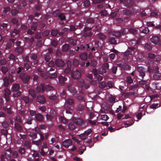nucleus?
Wrapping results in <instances>:
<instances>
[{"mask_svg": "<svg viewBox=\"0 0 161 161\" xmlns=\"http://www.w3.org/2000/svg\"><path fill=\"white\" fill-rule=\"evenodd\" d=\"M58 33V31L57 29H52L51 31V34L53 36H56Z\"/></svg>", "mask_w": 161, "mask_h": 161, "instance_id": "obj_43", "label": "nucleus"}, {"mask_svg": "<svg viewBox=\"0 0 161 161\" xmlns=\"http://www.w3.org/2000/svg\"><path fill=\"white\" fill-rule=\"evenodd\" d=\"M1 125L3 128L6 129L8 127L9 124L8 122L4 121L2 123Z\"/></svg>", "mask_w": 161, "mask_h": 161, "instance_id": "obj_44", "label": "nucleus"}, {"mask_svg": "<svg viewBox=\"0 0 161 161\" xmlns=\"http://www.w3.org/2000/svg\"><path fill=\"white\" fill-rule=\"evenodd\" d=\"M20 124L18 123H15L14 124L15 128L19 132H21L23 130V127Z\"/></svg>", "mask_w": 161, "mask_h": 161, "instance_id": "obj_17", "label": "nucleus"}, {"mask_svg": "<svg viewBox=\"0 0 161 161\" xmlns=\"http://www.w3.org/2000/svg\"><path fill=\"white\" fill-rule=\"evenodd\" d=\"M109 42L111 44L116 45L117 44L115 38L110 37L109 38Z\"/></svg>", "mask_w": 161, "mask_h": 161, "instance_id": "obj_29", "label": "nucleus"}, {"mask_svg": "<svg viewBox=\"0 0 161 161\" xmlns=\"http://www.w3.org/2000/svg\"><path fill=\"white\" fill-rule=\"evenodd\" d=\"M80 56L81 59L83 60H86L87 58V54L86 53H81Z\"/></svg>", "mask_w": 161, "mask_h": 161, "instance_id": "obj_25", "label": "nucleus"}, {"mask_svg": "<svg viewBox=\"0 0 161 161\" xmlns=\"http://www.w3.org/2000/svg\"><path fill=\"white\" fill-rule=\"evenodd\" d=\"M92 132V130L91 129H88L87 130L85 131L83 133L79 135V136L80 137L81 139L83 140H85L87 139V136L90 135Z\"/></svg>", "mask_w": 161, "mask_h": 161, "instance_id": "obj_5", "label": "nucleus"}, {"mask_svg": "<svg viewBox=\"0 0 161 161\" xmlns=\"http://www.w3.org/2000/svg\"><path fill=\"white\" fill-rule=\"evenodd\" d=\"M35 117L36 120L38 122H42L43 120V116L39 113L36 114Z\"/></svg>", "mask_w": 161, "mask_h": 161, "instance_id": "obj_19", "label": "nucleus"}, {"mask_svg": "<svg viewBox=\"0 0 161 161\" xmlns=\"http://www.w3.org/2000/svg\"><path fill=\"white\" fill-rule=\"evenodd\" d=\"M85 84V81L83 80H80L78 81V86L81 87H83Z\"/></svg>", "mask_w": 161, "mask_h": 161, "instance_id": "obj_53", "label": "nucleus"}, {"mask_svg": "<svg viewBox=\"0 0 161 161\" xmlns=\"http://www.w3.org/2000/svg\"><path fill=\"white\" fill-rule=\"evenodd\" d=\"M71 74L72 78L75 80L79 79L81 76L80 71L78 69L72 70L71 71Z\"/></svg>", "mask_w": 161, "mask_h": 161, "instance_id": "obj_4", "label": "nucleus"}, {"mask_svg": "<svg viewBox=\"0 0 161 161\" xmlns=\"http://www.w3.org/2000/svg\"><path fill=\"white\" fill-rule=\"evenodd\" d=\"M36 100L37 102L40 103H44L46 102L45 98L43 96L40 95L37 96Z\"/></svg>", "mask_w": 161, "mask_h": 161, "instance_id": "obj_15", "label": "nucleus"}, {"mask_svg": "<svg viewBox=\"0 0 161 161\" xmlns=\"http://www.w3.org/2000/svg\"><path fill=\"white\" fill-rule=\"evenodd\" d=\"M37 58V56L36 54H32L30 56V58L32 61L38 60Z\"/></svg>", "mask_w": 161, "mask_h": 161, "instance_id": "obj_55", "label": "nucleus"}, {"mask_svg": "<svg viewBox=\"0 0 161 161\" xmlns=\"http://www.w3.org/2000/svg\"><path fill=\"white\" fill-rule=\"evenodd\" d=\"M70 47L69 45L68 44H65L62 46V50L63 52L67 51Z\"/></svg>", "mask_w": 161, "mask_h": 161, "instance_id": "obj_30", "label": "nucleus"}, {"mask_svg": "<svg viewBox=\"0 0 161 161\" xmlns=\"http://www.w3.org/2000/svg\"><path fill=\"white\" fill-rule=\"evenodd\" d=\"M88 27H85L83 29V31L82 33L83 36L84 37H90L91 36L93 35L92 32L90 31L92 30V28Z\"/></svg>", "mask_w": 161, "mask_h": 161, "instance_id": "obj_2", "label": "nucleus"}, {"mask_svg": "<svg viewBox=\"0 0 161 161\" xmlns=\"http://www.w3.org/2000/svg\"><path fill=\"white\" fill-rule=\"evenodd\" d=\"M83 5L85 7H88L90 5V2L89 0H85L83 3Z\"/></svg>", "mask_w": 161, "mask_h": 161, "instance_id": "obj_62", "label": "nucleus"}, {"mask_svg": "<svg viewBox=\"0 0 161 161\" xmlns=\"http://www.w3.org/2000/svg\"><path fill=\"white\" fill-rule=\"evenodd\" d=\"M67 80V78L63 76L62 75H60L58 76V82L61 85L64 86L65 85V82Z\"/></svg>", "mask_w": 161, "mask_h": 161, "instance_id": "obj_10", "label": "nucleus"}, {"mask_svg": "<svg viewBox=\"0 0 161 161\" xmlns=\"http://www.w3.org/2000/svg\"><path fill=\"white\" fill-rule=\"evenodd\" d=\"M58 17L61 20H64L65 19V16L64 14L63 13L60 14L58 15Z\"/></svg>", "mask_w": 161, "mask_h": 161, "instance_id": "obj_58", "label": "nucleus"}, {"mask_svg": "<svg viewBox=\"0 0 161 161\" xmlns=\"http://www.w3.org/2000/svg\"><path fill=\"white\" fill-rule=\"evenodd\" d=\"M72 121L77 125L80 126L85 125V122L80 118L74 117L72 119Z\"/></svg>", "mask_w": 161, "mask_h": 161, "instance_id": "obj_6", "label": "nucleus"}, {"mask_svg": "<svg viewBox=\"0 0 161 161\" xmlns=\"http://www.w3.org/2000/svg\"><path fill=\"white\" fill-rule=\"evenodd\" d=\"M70 28L69 29V30L70 31H74L75 30H76L77 29H78L76 27V26L74 25H70L69 26Z\"/></svg>", "mask_w": 161, "mask_h": 161, "instance_id": "obj_57", "label": "nucleus"}, {"mask_svg": "<svg viewBox=\"0 0 161 161\" xmlns=\"http://www.w3.org/2000/svg\"><path fill=\"white\" fill-rule=\"evenodd\" d=\"M97 64V61L94 59H92L91 60V66L93 67H95Z\"/></svg>", "mask_w": 161, "mask_h": 161, "instance_id": "obj_47", "label": "nucleus"}, {"mask_svg": "<svg viewBox=\"0 0 161 161\" xmlns=\"http://www.w3.org/2000/svg\"><path fill=\"white\" fill-rule=\"evenodd\" d=\"M160 106V104L158 103H154L150 105V107L151 108L155 109Z\"/></svg>", "mask_w": 161, "mask_h": 161, "instance_id": "obj_37", "label": "nucleus"}, {"mask_svg": "<svg viewBox=\"0 0 161 161\" xmlns=\"http://www.w3.org/2000/svg\"><path fill=\"white\" fill-rule=\"evenodd\" d=\"M20 31L19 29H14L11 33L10 35L11 37H14L17 34L19 33Z\"/></svg>", "mask_w": 161, "mask_h": 161, "instance_id": "obj_21", "label": "nucleus"}, {"mask_svg": "<svg viewBox=\"0 0 161 161\" xmlns=\"http://www.w3.org/2000/svg\"><path fill=\"white\" fill-rule=\"evenodd\" d=\"M4 85L6 86H8L9 85V79L8 77H5L3 79Z\"/></svg>", "mask_w": 161, "mask_h": 161, "instance_id": "obj_32", "label": "nucleus"}, {"mask_svg": "<svg viewBox=\"0 0 161 161\" xmlns=\"http://www.w3.org/2000/svg\"><path fill=\"white\" fill-rule=\"evenodd\" d=\"M25 41L26 42H28L30 43L32 42H34V38L33 37H32L31 38H30L29 37H25L24 38Z\"/></svg>", "mask_w": 161, "mask_h": 161, "instance_id": "obj_49", "label": "nucleus"}, {"mask_svg": "<svg viewBox=\"0 0 161 161\" xmlns=\"http://www.w3.org/2000/svg\"><path fill=\"white\" fill-rule=\"evenodd\" d=\"M21 80L24 83L27 84L29 81L31 76L29 75L24 73H21L19 75Z\"/></svg>", "mask_w": 161, "mask_h": 161, "instance_id": "obj_3", "label": "nucleus"}, {"mask_svg": "<svg viewBox=\"0 0 161 161\" xmlns=\"http://www.w3.org/2000/svg\"><path fill=\"white\" fill-rule=\"evenodd\" d=\"M38 24L37 22H33L31 26V29L34 31H35L37 29Z\"/></svg>", "mask_w": 161, "mask_h": 161, "instance_id": "obj_27", "label": "nucleus"}, {"mask_svg": "<svg viewBox=\"0 0 161 161\" xmlns=\"http://www.w3.org/2000/svg\"><path fill=\"white\" fill-rule=\"evenodd\" d=\"M21 99L24 101L25 104L28 103L30 102L29 98L28 96H23L22 97Z\"/></svg>", "mask_w": 161, "mask_h": 161, "instance_id": "obj_34", "label": "nucleus"}, {"mask_svg": "<svg viewBox=\"0 0 161 161\" xmlns=\"http://www.w3.org/2000/svg\"><path fill=\"white\" fill-rule=\"evenodd\" d=\"M99 86L101 88H104L106 86V83L103 81L101 82L99 84Z\"/></svg>", "mask_w": 161, "mask_h": 161, "instance_id": "obj_64", "label": "nucleus"}, {"mask_svg": "<svg viewBox=\"0 0 161 161\" xmlns=\"http://www.w3.org/2000/svg\"><path fill=\"white\" fill-rule=\"evenodd\" d=\"M7 63L6 59L5 58H2L0 60V65H5Z\"/></svg>", "mask_w": 161, "mask_h": 161, "instance_id": "obj_59", "label": "nucleus"}, {"mask_svg": "<svg viewBox=\"0 0 161 161\" xmlns=\"http://www.w3.org/2000/svg\"><path fill=\"white\" fill-rule=\"evenodd\" d=\"M134 121L132 119H130L129 121H127L126 122L124 123L125 127H128L132 125L134 123Z\"/></svg>", "mask_w": 161, "mask_h": 161, "instance_id": "obj_23", "label": "nucleus"}, {"mask_svg": "<svg viewBox=\"0 0 161 161\" xmlns=\"http://www.w3.org/2000/svg\"><path fill=\"white\" fill-rule=\"evenodd\" d=\"M19 22L18 19L16 18H13L11 20V22L13 24L16 25Z\"/></svg>", "mask_w": 161, "mask_h": 161, "instance_id": "obj_52", "label": "nucleus"}, {"mask_svg": "<svg viewBox=\"0 0 161 161\" xmlns=\"http://www.w3.org/2000/svg\"><path fill=\"white\" fill-rule=\"evenodd\" d=\"M24 146L27 148H30L31 146V142L29 141H25Z\"/></svg>", "mask_w": 161, "mask_h": 161, "instance_id": "obj_39", "label": "nucleus"}, {"mask_svg": "<svg viewBox=\"0 0 161 161\" xmlns=\"http://www.w3.org/2000/svg\"><path fill=\"white\" fill-rule=\"evenodd\" d=\"M8 68L6 66H3L0 69L1 71L3 74H5L8 71Z\"/></svg>", "mask_w": 161, "mask_h": 161, "instance_id": "obj_22", "label": "nucleus"}, {"mask_svg": "<svg viewBox=\"0 0 161 161\" xmlns=\"http://www.w3.org/2000/svg\"><path fill=\"white\" fill-rule=\"evenodd\" d=\"M8 24L3 23L0 26V28L2 32L3 31V33L6 34L8 32L9 29L8 28Z\"/></svg>", "mask_w": 161, "mask_h": 161, "instance_id": "obj_9", "label": "nucleus"}, {"mask_svg": "<svg viewBox=\"0 0 161 161\" xmlns=\"http://www.w3.org/2000/svg\"><path fill=\"white\" fill-rule=\"evenodd\" d=\"M29 94L33 98L36 96V93L35 90L33 89H31L29 90Z\"/></svg>", "mask_w": 161, "mask_h": 161, "instance_id": "obj_33", "label": "nucleus"}, {"mask_svg": "<svg viewBox=\"0 0 161 161\" xmlns=\"http://www.w3.org/2000/svg\"><path fill=\"white\" fill-rule=\"evenodd\" d=\"M23 69H26V70H28L31 69V66L30 65L27 63H25L23 67Z\"/></svg>", "mask_w": 161, "mask_h": 161, "instance_id": "obj_46", "label": "nucleus"}, {"mask_svg": "<svg viewBox=\"0 0 161 161\" xmlns=\"http://www.w3.org/2000/svg\"><path fill=\"white\" fill-rule=\"evenodd\" d=\"M68 128L71 130H73L75 128V126L72 122H70L68 125Z\"/></svg>", "mask_w": 161, "mask_h": 161, "instance_id": "obj_42", "label": "nucleus"}, {"mask_svg": "<svg viewBox=\"0 0 161 161\" xmlns=\"http://www.w3.org/2000/svg\"><path fill=\"white\" fill-rule=\"evenodd\" d=\"M161 76V75L160 73L154 74L153 76L154 79L157 80L160 79Z\"/></svg>", "mask_w": 161, "mask_h": 161, "instance_id": "obj_35", "label": "nucleus"}, {"mask_svg": "<svg viewBox=\"0 0 161 161\" xmlns=\"http://www.w3.org/2000/svg\"><path fill=\"white\" fill-rule=\"evenodd\" d=\"M97 36L98 38L102 40L105 39L106 37V36L102 33L98 34Z\"/></svg>", "mask_w": 161, "mask_h": 161, "instance_id": "obj_50", "label": "nucleus"}, {"mask_svg": "<svg viewBox=\"0 0 161 161\" xmlns=\"http://www.w3.org/2000/svg\"><path fill=\"white\" fill-rule=\"evenodd\" d=\"M77 41L78 40L77 39H71L69 40V42L71 45L75 46L76 45Z\"/></svg>", "mask_w": 161, "mask_h": 161, "instance_id": "obj_48", "label": "nucleus"}, {"mask_svg": "<svg viewBox=\"0 0 161 161\" xmlns=\"http://www.w3.org/2000/svg\"><path fill=\"white\" fill-rule=\"evenodd\" d=\"M120 12L121 14L127 16L130 15L132 14V11L130 9H125L121 10Z\"/></svg>", "mask_w": 161, "mask_h": 161, "instance_id": "obj_14", "label": "nucleus"}, {"mask_svg": "<svg viewBox=\"0 0 161 161\" xmlns=\"http://www.w3.org/2000/svg\"><path fill=\"white\" fill-rule=\"evenodd\" d=\"M24 50V48L22 47H17L15 49V52L17 53L18 54L21 53Z\"/></svg>", "mask_w": 161, "mask_h": 161, "instance_id": "obj_28", "label": "nucleus"}, {"mask_svg": "<svg viewBox=\"0 0 161 161\" xmlns=\"http://www.w3.org/2000/svg\"><path fill=\"white\" fill-rule=\"evenodd\" d=\"M98 72L100 74H103L105 73L106 71V69L104 67H102L99 68L98 69Z\"/></svg>", "mask_w": 161, "mask_h": 161, "instance_id": "obj_45", "label": "nucleus"}, {"mask_svg": "<svg viewBox=\"0 0 161 161\" xmlns=\"http://www.w3.org/2000/svg\"><path fill=\"white\" fill-rule=\"evenodd\" d=\"M68 90L73 95H75L77 93V91L74 86L71 84H68L67 86Z\"/></svg>", "mask_w": 161, "mask_h": 161, "instance_id": "obj_8", "label": "nucleus"}, {"mask_svg": "<svg viewBox=\"0 0 161 161\" xmlns=\"http://www.w3.org/2000/svg\"><path fill=\"white\" fill-rule=\"evenodd\" d=\"M66 102L70 105H72L74 103V100L71 98H67L66 100Z\"/></svg>", "mask_w": 161, "mask_h": 161, "instance_id": "obj_54", "label": "nucleus"}, {"mask_svg": "<svg viewBox=\"0 0 161 161\" xmlns=\"http://www.w3.org/2000/svg\"><path fill=\"white\" fill-rule=\"evenodd\" d=\"M55 64L58 67H62L65 65V63L62 59L58 58L55 60Z\"/></svg>", "mask_w": 161, "mask_h": 161, "instance_id": "obj_11", "label": "nucleus"}, {"mask_svg": "<svg viewBox=\"0 0 161 161\" xmlns=\"http://www.w3.org/2000/svg\"><path fill=\"white\" fill-rule=\"evenodd\" d=\"M72 139L77 144H80L81 141L78 139L76 137L74 136H72Z\"/></svg>", "mask_w": 161, "mask_h": 161, "instance_id": "obj_63", "label": "nucleus"}, {"mask_svg": "<svg viewBox=\"0 0 161 161\" xmlns=\"http://www.w3.org/2000/svg\"><path fill=\"white\" fill-rule=\"evenodd\" d=\"M20 88V86L19 84H15L13 85L12 88V90L14 92L18 91Z\"/></svg>", "mask_w": 161, "mask_h": 161, "instance_id": "obj_26", "label": "nucleus"}, {"mask_svg": "<svg viewBox=\"0 0 161 161\" xmlns=\"http://www.w3.org/2000/svg\"><path fill=\"white\" fill-rule=\"evenodd\" d=\"M50 32L49 30H45L42 33V36L44 37H47L49 35Z\"/></svg>", "mask_w": 161, "mask_h": 161, "instance_id": "obj_40", "label": "nucleus"}, {"mask_svg": "<svg viewBox=\"0 0 161 161\" xmlns=\"http://www.w3.org/2000/svg\"><path fill=\"white\" fill-rule=\"evenodd\" d=\"M113 35L116 37L119 38L121 36V32L119 31H114L113 33Z\"/></svg>", "mask_w": 161, "mask_h": 161, "instance_id": "obj_36", "label": "nucleus"}, {"mask_svg": "<svg viewBox=\"0 0 161 161\" xmlns=\"http://www.w3.org/2000/svg\"><path fill=\"white\" fill-rule=\"evenodd\" d=\"M25 149L23 147H20L18 149V152L21 155H24L25 153Z\"/></svg>", "mask_w": 161, "mask_h": 161, "instance_id": "obj_38", "label": "nucleus"}, {"mask_svg": "<svg viewBox=\"0 0 161 161\" xmlns=\"http://www.w3.org/2000/svg\"><path fill=\"white\" fill-rule=\"evenodd\" d=\"M16 40L15 39L12 38L10 39L9 42L7 43L6 49H10L15 42Z\"/></svg>", "mask_w": 161, "mask_h": 161, "instance_id": "obj_13", "label": "nucleus"}, {"mask_svg": "<svg viewBox=\"0 0 161 161\" xmlns=\"http://www.w3.org/2000/svg\"><path fill=\"white\" fill-rule=\"evenodd\" d=\"M62 145L65 148H68L70 146L72 145V141L69 139L65 140L62 142Z\"/></svg>", "mask_w": 161, "mask_h": 161, "instance_id": "obj_12", "label": "nucleus"}, {"mask_svg": "<svg viewBox=\"0 0 161 161\" xmlns=\"http://www.w3.org/2000/svg\"><path fill=\"white\" fill-rule=\"evenodd\" d=\"M79 64V60L77 59H74L73 61V65L75 66H77Z\"/></svg>", "mask_w": 161, "mask_h": 161, "instance_id": "obj_56", "label": "nucleus"}, {"mask_svg": "<svg viewBox=\"0 0 161 161\" xmlns=\"http://www.w3.org/2000/svg\"><path fill=\"white\" fill-rule=\"evenodd\" d=\"M85 108V106L81 104H79L76 108V110L79 111H83Z\"/></svg>", "mask_w": 161, "mask_h": 161, "instance_id": "obj_41", "label": "nucleus"}, {"mask_svg": "<svg viewBox=\"0 0 161 161\" xmlns=\"http://www.w3.org/2000/svg\"><path fill=\"white\" fill-rule=\"evenodd\" d=\"M15 120L17 122V123L20 124H22L23 123V120L19 116H17L16 117Z\"/></svg>", "mask_w": 161, "mask_h": 161, "instance_id": "obj_51", "label": "nucleus"}, {"mask_svg": "<svg viewBox=\"0 0 161 161\" xmlns=\"http://www.w3.org/2000/svg\"><path fill=\"white\" fill-rule=\"evenodd\" d=\"M158 13V11L157 10H155L153 11L150 14L151 16L155 17L157 15Z\"/></svg>", "mask_w": 161, "mask_h": 161, "instance_id": "obj_61", "label": "nucleus"}, {"mask_svg": "<svg viewBox=\"0 0 161 161\" xmlns=\"http://www.w3.org/2000/svg\"><path fill=\"white\" fill-rule=\"evenodd\" d=\"M36 91L37 93H39L42 90V92L45 91L44 84H41L40 86H38L36 88Z\"/></svg>", "mask_w": 161, "mask_h": 161, "instance_id": "obj_20", "label": "nucleus"}, {"mask_svg": "<svg viewBox=\"0 0 161 161\" xmlns=\"http://www.w3.org/2000/svg\"><path fill=\"white\" fill-rule=\"evenodd\" d=\"M150 40L155 44H160L161 43L160 38L157 35L153 36L150 39Z\"/></svg>", "mask_w": 161, "mask_h": 161, "instance_id": "obj_7", "label": "nucleus"}, {"mask_svg": "<svg viewBox=\"0 0 161 161\" xmlns=\"http://www.w3.org/2000/svg\"><path fill=\"white\" fill-rule=\"evenodd\" d=\"M134 3V2L133 0H127L124 6L128 8H130L133 5Z\"/></svg>", "mask_w": 161, "mask_h": 161, "instance_id": "obj_16", "label": "nucleus"}, {"mask_svg": "<svg viewBox=\"0 0 161 161\" xmlns=\"http://www.w3.org/2000/svg\"><path fill=\"white\" fill-rule=\"evenodd\" d=\"M60 119L61 122L64 124H66L68 123L67 119L64 116L60 117Z\"/></svg>", "mask_w": 161, "mask_h": 161, "instance_id": "obj_60", "label": "nucleus"}, {"mask_svg": "<svg viewBox=\"0 0 161 161\" xmlns=\"http://www.w3.org/2000/svg\"><path fill=\"white\" fill-rule=\"evenodd\" d=\"M137 50V46L135 45L131 47H128L126 51L125 52L124 55L126 57L134 55Z\"/></svg>", "mask_w": 161, "mask_h": 161, "instance_id": "obj_1", "label": "nucleus"}, {"mask_svg": "<svg viewBox=\"0 0 161 161\" xmlns=\"http://www.w3.org/2000/svg\"><path fill=\"white\" fill-rule=\"evenodd\" d=\"M142 29V28H141L140 29L139 31L141 33H143L145 34H147L148 33L149 31V29L147 27L145 28L144 29Z\"/></svg>", "mask_w": 161, "mask_h": 161, "instance_id": "obj_31", "label": "nucleus"}, {"mask_svg": "<svg viewBox=\"0 0 161 161\" xmlns=\"http://www.w3.org/2000/svg\"><path fill=\"white\" fill-rule=\"evenodd\" d=\"M119 66L124 70L129 69L130 66L126 63H122L119 64Z\"/></svg>", "mask_w": 161, "mask_h": 161, "instance_id": "obj_18", "label": "nucleus"}, {"mask_svg": "<svg viewBox=\"0 0 161 161\" xmlns=\"http://www.w3.org/2000/svg\"><path fill=\"white\" fill-rule=\"evenodd\" d=\"M95 22L94 18H89L86 19V23L87 24H93Z\"/></svg>", "mask_w": 161, "mask_h": 161, "instance_id": "obj_24", "label": "nucleus"}]
</instances>
